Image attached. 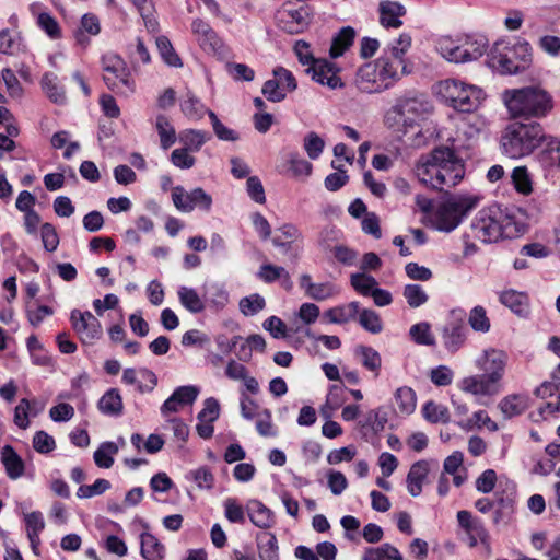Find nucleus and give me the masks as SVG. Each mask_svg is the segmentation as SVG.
<instances>
[{
    "label": "nucleus",
    "instance_id": "nucleus-63",
    "mask_svg": "<svg viewBox=\"0 0 560 560\" xmlns=\"http://www.w3.org/2000/svg\"><path fill=\"white\" fill-rule=\"evenodd\" d=\"M272 74L277 81H279V86L282 89V91L293 92L298 88L296 80L293 75V73L283 68V67H276L272 70Z\"/></svg>",
    "mask_w": 560,
    "mask_h": 560
},
{
    "label": "nucleus",
    "instance_id": "nucleus-50",
    "mask_svg": "<svg viewBox=\"0 0 560 560\" xmlns=\"http://www.w3.org/2000/svg\"><path fill=\"white\" fill-rule=\"evenodd\" d=\"M511 182L517 192L523 195L532 192V179L525 166H518L513 170Z\"/></svg>",
    "mask_w": 560,
    "mask_h": 560
},
{
    "label": "nucleus",
    "instance_id": "nucleus-13",
    "mask_svg": "<svg viewBox=\"0 0 560 560\" xmlns=\"http://www.w3.org/2000/svg\"><path fill=\"white\" fill-rule=\"evenodd\" d=\"M73 330L84 345H92L102 337L100 320L90 311L73 310L70 314Z\"/></svg>",
    "mask_w": 560,
    "mask_h": 560
},
{
    "label": "nucleus",
    "instance_id": "nucleus-26",
    "mask_svg": "<svg viewBox=\"0 0 560 560\" xmlns=\"http://www.w3.org/2000/svg\"><path fill=\"white\" fill-rule=\"evenodd\" d=\"M101 413L108 417H120L124 412L122 397L117 388H109L97 402Z\"/></svg>",
    "mask_w": 560,
    "mask_h": 560
},
{
    "label": "nucleus",
    "instance_id": "nucleus-35",
    "mask_svg": "<svg viewBox=\"0 0 560 560\" xmlns=\"http://www.w3.org/2000/svg\"><path fill=\"white\" fill-rule=\"evenodd\" d=\"M211 136L199 129H185L179 133V141L188 151L198 152Z\"/></svg>",
    "mask_w": 560,
    "mask_h": 560
},
{
    "label": "nucleus",
    "instance_id": "nucleus-1",
    "mask_svg": "<svg viewBox=\"0 0 560 560\" xmlns=\"http://www.w3.org/2000/svg\"><path fill=\"white\" fill-rule=\"evenodd\" d=\"M419 180L431 188L444 190L456 186L465 175V163L448 147L440 145L421 158L416 166Z\"/></svg>",
    "mask_w": 560,
    "mask_h": 560
},
{
    "label": "nucleus",
    "instance_id": "nucleus-9",
    "mask_svg": "<svg viewBox=\"0 0 560 560\" xmlns=\"http://www.w3.org/2000/svg\"><path fill=\"white\" fill-rule=\"evenodd\" d=\"M103 81L118 96L128 97L136 91V81L126 61L118 55L105 54L102 59Z\"/></svg>",
    "mask_w": 560,
    "mask_h": 560
},
{
    "label": "nucleus",
    "instance_id": "nucleus-15",
    "mask_svg": "<svg viewBox=\"0 0 560 560\" xmlns=\"http://www.w3.org/2000/svg\"><path fill=\"white\" fill-rule=\"evenodd\" d=\"M191 33L199 47L207 54H217L221 50L223 43L211 25L202 19H194Z\"/></svg>",
    "mask_w": 560,
    "mask_h": 560
},
{
    "label": "nucleus",
    "instance_id": "nucleus-46",
    "mask_svg": "<svg viewBox=\"0 0 560 560\" xmlns=\"http://www.w3.org/2000/svg\"><path fill=\"white\" fill-rule=\"evenodd\" d=\"M224 516L231 523L244 524L246 521V509L235 498H226L223 502Z\"/></svg>",
    "mask_w": 560,
    "mask_h": 560
},
{
    "label": "nucleus",
    "instance_id": "nucleus-16",
    "mask_svg": "<svg viewBox=\"0 0 560 560\" xmlns=\"http://www.w3.org/2000/svg\"><path fill=\"white\" fill-rule=\"evenodd\" d=\"M378 68V80L381 81V88L384 90L393 86L399 79L400 75L406 73V65L402 61L393 60L387 56H383L375 61Z\"/></svg>",
    "mask_w": 560,
    "mask_h": 560
},
{
    "label": "nucleus",
    "instance_id": "nucleus-43",
    "mask_svg": "<svg viewBox=\"0 0 560 560\" xmlns=\"http://www.w3.org/2000/svg\"><path fill=\"white\" fill-rule=\"evenodd\" d=\"M395 401L401 413L410 415L416 409V393L410 387H399L395 393Z\"/></svg>",
    "mask_w": 560,
    "mask_h": 560
},
{
    "label": "nucleus",
    "instance_id": "nucleus-27",
    "mask_svg": "<svg viewBox=\"0 0 560 560\" xmlns=\"http://www.w3.org/2000/svg\"><path fill=\"white\" fill-rule=\"evenodd\" d=\"M429 474V464L427 460H418L411 467L407 475V489L412 497H418L422 492V483Z\"/></svg>",
    "mask_w": 560,
    "mask_h": 560
},
{
    "label": "nucleus",
    "instance_id": "nucleus-64",
    "mask_svg": "<svg viewBox=\"0 0 560 560\" xmlns=\"http://www.w3.org/2000/svg\"><path fill=\"white\" fill-rule=\"evenodd\" d=\"M220 416V404L214 397H209L203 402V408L198 413V421L214 422Z\"/></svg>",
    "mask_w": 560,
    "mask_h": 560
},
{
    "label": "nucleus",
    "instance_id": "nucleus-45",
    "mask_svg": "<svg viewBox=\"0 0 560 560\" xmlns=\"http://www.w3.org/2000/svg\"><path fill=\"white\" fill-rule=\"evenodd\" d=\"M117 452L118 447L114 442H104L94 452V462L101 468H109L114 464L113 455Z\"/></svg>",
    "mask_w": 560,
    "mask_h": 560
},
{
    "label": "nucleus",
    "instance_id": "nucleus-7",
    "mask_svg": "<svg viewBox=\"0 0 560 560\" xmlns=\"http://www.w3.org/2000/svg\"><path fill=\"white\" fill-rule=\"evenodd\" d=\"M481 197L472 194L450 195L438 207L433 223L436 230L452 232L476 209Z\"/></svg>",
    "mask_w": 560,
    "mask_h": 560
},
{
    "label": "nucleus",
    "instance_id": "nucleus-3",
    "mask_svg": "<svg viewBox=\"0 0 560 560\" xmlns=\"http://www.w3.org/2000/svg\"><path fill=\"white\" fill-rule=\"evenodd\" d=\"M502 100L512 118L542 119L555 109V98L540 84L508 89Z\"/></svg>",
    "mask_w": 560,
    "mask_h": 560
},
{
    "label": "nucleus",
    "instance_id": "nucleus-19",
    "mask_svg": "<svg viewBox=\"0 0 560 560\" xmlns=\"http://www.w3.org/2000/svg\"><path fill=\"white\" fill-rule=\"evenodd\" d=\"M360 311V303L352 301L348 304L337 305L324 312L323 318L328 324L343 325L355 319Z\"/></svg>",
    "mask_w": 560,
    "mask_h": 560
},
{
    "label": "nucleus",
    "instance_id": "nucleus-39",
    "mask_svg": "<svg viewBox=\"0 0 560 560\" xmlns=\"http://www.w3.org/2000/svg\"><path fill=\"white\" fill-rule=\"evenodd\" d=\"M229 292L222 284H212L205 294L206 306L214 311L223 310L229 303Z\"/></svg>",
    "mask_w": 560,
    "mask_h": 560
},
{
    "label": "nucleus",
    "instance_id": "nucleus-38",
    "mask_svg": "<svg viewBox=\"0 0 560 560\" xmlns=\"http://www.w3.org/2000/svg\"><path fill=\"white\" fill-rule=\"evenodd\" d=\"M40 85L51 102L61 104L66 101L65 91L58 85L57 75L55 73L46 72L40 80Z\"/></svg>",
    "mask_w": 560,
    "mask_h": 560
},
{
    "label": "nucleus",
    "instance_id": "nucleus-55",
    "mask_svg": "<svg viewBox=\"0 0 560 560\" xmlns=\"http://www.w3.org/2000/svg\"><path fill=\"white\" fill-rule=\"evenodd\" d=\"M207 114L210 118L213 131L220 140L232 142L238 140V133L235 130L224 126L214 112L208 109Z\"/></svg>",
    "mask_w": 560,
    "mask_h": 560
},
{
    "label": "nucleus",
    "instance_id": "nucleus-58",
    "mask_svg": "<svg viewBox=\"0 0 560 560\" xmlns=\"http://www.w3.org/2000/svg\"><path fill=\"white\" fill-rule=\"evenodd\" d=\"M187 477L192 479L200 489H212L214 486V476L207 466L190 470Z\"/></svg>",
    "mask_w": 560,
    "mask_h": 560
},
{
    "label": "nucleus",
    "instance_id": "nucleus-54",
    "mask_svg": "<svg viewBox=\"0 0 560 560\" xmlns=\"http://www.w3.org/2000/svg\"><path fill=\"white\" fill-rule=\"evenodd\" d=\"M388 421L387 412L383 408H376L368 412L362 428H370L375 434L385 429Z\"/></svg>",
    "mask_w": 560,
    "mask_h": 560
},
{
    "label": "nucleus",
    "instance_id": "nucleus-24",
    "mask_svg": "<svg viewBox=\"0 0 560 560\" xmlns=\"http://www.w3.org/2000/svg\"><path fill=\"white\" fill-rule=\"evenodd\" d=\"M405 14L406 9L399 2L384 1L380 4V22L386 28L400 27L402 25L400 18Z\"/></svg>",
    "mask_w": 560,
    "mask_h": 560
},
{
    "label": "nucleus",
    "instance_id": "nucleus-10",
    "mask_svg": "<svg viewBox=\"0 0 560 560\" xmlns=\"http://www.w3.org/2000/svg\"><path fill=\"white\" fill-rule=\"evenodd\" d=\"M488 47L483 35H466L455 43L451 38H442L438 49L441 55L452 62H468L480 58Z\"/></svg>",
    "mask_w": 560,
    "mask_h": 560
},
{
    "label": "nucleus",
    "instance_id": "nucleus-33",
    "mask_svg": "<svg viewBox=\"0 0 560 560\" xmlns=\"http://www.w3.org/2000/svg\"><path fill=\"white\" fill-rule=\"evenodd\" d=\"M355 37V32L351 26L342 27L334 37L329 49L331 58H338L345 54L346 50L352 46Z\"/></svg>",
    "mask_w": 560,
    "mask_h": 560
},
{
    "label": "nucleus",
    "instance_id": "nucleus-22",
    "mask_svg": "<svg viewBox=\"0 0 560 560\" xmlns=\"http://www.w3.org/2000/svg\"><path fill=\"white\" fill-rule=\"evenodd\" d=\"M498 407L505 419H512L525 412L529 407V397L526 394H511L503 397Z\"/></svg>",
    "mask_w": 560,
    "mask_h": 560
},
{
    "label": "nucleus",
    "instance_id": "nucleus-21",
    "mask_svg": "<svg viewBox=\"0 0 560 560\" xmlns=\"http://www.w3.org/2000/svg\"><path fill=\"white\" fill-rule=\"evenodd\" d=\"M307 12L301 8L298 10H284L280 13L279 25L289 34H299L307 25Z\"/></svg>",
    "mask_w": 560,
    "mask_h": 560
},
{
    "label": "nucleus",
    "instance_id": "nucleus-61",
    "mask_svg": "<svg viewBox=\"0 0 560 560\" xmlns=\"http://www.w3.org/2000/svg\"><path fill=\"white\" fill-rule=\"evenodd\" d=\"M288 271L280 266L264 264L260 266L257 277L266 283H273L282 277H287Z\"/></svg>",
    "mask_w": 560,
    "mask_h": 560
},
{
    "label": "nucleus",
    "instance_id": "nucleus-31",
    "mask_svg": "<svg viewBox=\"0 0 560 560\" xmlns=\"http://www.w3.org/2000/svg\"><path fill=\"white\" fill-rule=\"evenodd\" d=\"M354 355L366 370L373 372L375 376H378L382 366V358L374 348L359 345L354 348Z\"/></svg>",
    "mask_w": 560,
    "mask_h": 560
},
{
    "label": "nucleus",
    "instance_id": "nucleus-2",
    "mask_svg": "<svg viewBox=\"0 0 560 560\" xmlns=\"http://www.w3.org/2000/svg\"><path fill=\"white\" fill-rule=\"evenodd\" d=\"M476 366L482 374L464 377L458 387L475 396H495L502 390V381L508 364V354L499 349L489 348L476 359Z\"/></svg>",
    "mask_w": 560,
    "mask_h": 560
},
{
    "label": "nucleus",
    "instance_id": "nucleus-56",
    "mask_svg": "<svg viewBox=\"0 0 560 560\" xmlns=\"http://www.w3.org/2000/svg\"><path fill=\"white\" fill-rule=\"evenodd\" d=\"M37 25L50 38L58 39L61 37V30L57 20L48 12H42L37 16Z\"/></svg>",
    "mask_w": 560,
    "mask_h": 560
},
{
    "label": "nucleus",
    "instance_id": "nucleus-5",
    "mask_svg": "<svg viewBox=\"0 0 560 560\" xmlns=\"http://www.w3.org/2000/svg\"><path fill=\"white\" fill-rule=\"evenodd\" d=\"M546 140V132L537 121H512L502 131L500 144L503 154L511 159L530 155Z\"/></svg>",
    "mask_w": 560,
    "mask_h": 560
},
{
    "label": "nucleus",
    "instance_id": "nucleus-29",
    "mask_svg": "<svg viewBox=\"0 0 560 560\" xmlns=\"http://www.w3.org/2000/svg\"><path fill=\"white\" fill-rule=\"evenodd\" d=\"M256 541L260 560H279V546L275 534L270 532L258 533Z\"/></svg>",
    "mask_w": 560,
    "mask_h": 560
},
{
    "label": "nucleus",
    "instance_id": "nucleus-20",
    "mask_svg": "<svg viewBox=\"0 0 560 560\" xmlns=\"http://www.w3.org/2000/svg\"><path fill=\"white\" fill-rule=\"evenodd\" d=\"M456 517L458 525L467 535L478 536L481 544H488L489 533L480 518L474 517L471 512L466 510L458 511Z\"/></svg>",
    "mask_w": 560,
    "mask_h": 560
},
{
    "label": "nucleus",
    "instance_id": "nucleus-40",
    "mask_svg": "<svg viewBox=\"0 0 560 560\" xmlns=\"http://www.w3.org/2000/svg\"><path fill=\"white\" fill-rule=\"evenodd\" d=\"M544 143L545 148L541 151L542 162L548 166L560 168V139L546 133Z\"/></svg>",
    "mask_w": 560,
    "mask_h": 560
},
{
    "label": "nucleus",
    "instance_id": "nucleus-62",
    "mask_svg": "<svg viewBox=\"0 0 560 560\" xmlns=\"http://www.w3.org/2000/svg\"><path fill=\"white\" fill-rule=\"evenodd\" d=\"M304 150L307 155L312 160H316L322 154L325 142L324 140L314 131L308 132L304 138Z\"/></svg>",
    "mask_w": 560,
    "mask_h": 560
},
{
    "label": "nucleus",
    "instance_id": "nucleus-25",
    "mask_svg": "<svg viewBox=\"0 0 560 560\" xmlns=\"http://www.w3.org/2000/svg\"><path fill=\"white\" fill-rule=\"evenodd\" d=\"M1 463L10 479H18L23 476L25 465L21 456L15 452L13 446L7 444L1 448Z\"/></svg>",
    "mask_w": 560,
    "mask_h": 560
},
{
    "label": "nucleus",
    "instance_id": "nucleus-11",
    "mask_svg": "<svg viewBox=\"0 0 560 560\" xmlns=\"http://www.w3.org/2000/svg\"><path fill=\"white\" fill-rule=\"evenodd\" d=\"M467 334L466 312L462 308L452 310L441 329L444 348L451 353L457 352L465 345Z\"/></svg>",
    "mask_w": 560,
    "mask_h": 560
},
{
    "label": "nucleus",
    "instance_id": "nucleus-18",
    "mask_svg": "<svg viewBox=\"0 0 560 560\" xmlns=\"http://www.w3.org/2000/svg\"><path fill=\"white\" fill-rule=\"evenodd\" d=\"M246 513L250 522L261 529H269L276 524L273 512L259 500H250Z\"/></svg>",
    "mask_w": 560,
    "mask_h": 560
},
{
    "label": "nucleus",
    "instance_id": "nucleus-47",
    "mask_svg": "<svg viewBox=\"0 0 560 560\" xmlns=\"http://www.w3.org/2000/svg\"><path fill=\"white\" fill-rule=\"evenodd\" d=\"M238 306L241 313L244 316L249 317L262 311L266 307V301L260 294L254 293L242 298L240 300Z\"/></svg>",
    "mask_w": 560,
    "mask_h": 560
},
{
    "label": "nucleus",
    "instance_id": "nucleus-6",
    "mask_svg": "<svg viewBox=\"0 0 560 560\" xmlns=\"http://www.w3.org/2000/svg\"><path fill=\"white\" fill-rule=\"evenodd\" d=\"M488 63L501 74H516L526 70L532 63V48L526 40L510 44L505 40L494 43Z\"/></svg>",
    "mask_w": 560,
    "mask_h": 560
},
{
    "label": "nucleus",
    "instance_id": "nucleus-34",
    "mask_svg": "<svg viewBox=\"0 0 560 560\" xmlns=\"http://www.w3.org/2000/svg\"><path fill=\"white\" fill-rule=\"evenodd\" d=\"M141 556L147 560H161L164 557L165 548L159 539L150 534L142 533L140 536Z\"/></svg>",
    "mask_w": 560,
    "mask_h": 560
},
{
    "label": "nucleus",
    "instance_id": "nucleus-14",
    "mask_svg": "<svg viewBox=\"0 0 560 560\" xmlns=\"http://www.w3.org/2000/svg\"><path fill=\"white\" fill-rule=\"evenodd\" d=\"M306 73L318 84L325 85L330 90L341 89L345 83L339 75L341 69L325 58H318L311 67L306 68Z\"/></svg>",
    "mask_w": 560,
    "mask_h": 560
},
{
    "label": "nucleus",
    "instance_id": "nucleus-28",
    "mask_svg": "<svg viewBox=\"0 0 560 560\" xmlns=\"http://www.w3.org/2000/svg\"><path fill=\"white\" fill-rule=\"evenodd\" d=\"M101 32L100 20L95 14L86 13L81 18L80 27L74 32L79 45L86 47L90 44L88 35L95 36Z\"/></svg>",
    "mask_w": 560,
    "mask_h": 560
},
{
    "label": "nucleus",
    "instance_id": "nucleus-23",
    "mask_svg": "<svg viewBox=\"0 0 560 560\" xmlns=\"http://www.w3.org/2000/svg\"><path fill=\"white\" fill-rule=\"evenodd\" d=\"M139 373L141 376L149 382V384H142L137 380V371L133 368H127L122 372L121 382L126 385H136L137 390L141 394L152 392L158 385V376L155 373L147 368L140 369Z\"/></svg>",
    "mask_w": 560,
    "mask_h": 560
},
{
    "label": "nucleus",
    "instance_id": "nucleus-53",
    "mask_svg": "<svg viewBox=\"0 0 560 560\" xmlns=\"http://www.w3.org/2000/svg\"><path fill=\"white\" fill-rule=\"evenodd\" d=\"M408 305L412 308L419 307L428 302V294L419 284H406L402 292Z\"/></svg>",
    "mask_w": 560,
    "mask_h": 560
},
{
    "label": "nucleus",
    "instance_id": "nucleus-32",
    "mask_svg": "<svg viewBox=\"0 0 560 560\" xmlns=\"http://www.w3.org/2000/svg\"><path fill=\"white\" fill-rule=\"evenodd\" d=\"M180 304L190 313L199 314L206 310V302L194 288L179 287L177 291Z\"/></svg>",
    "mask_w": 560,
    "mask_h": 560
},
{
    "label": "nucleus",
    "instance_id": "nucleus-37",
    "mask_svg": "<svg viewBox=\"0 0 560 560\" xmlns=\"http://www.w3.org/2000/svg\"><path fill=\"white\" fill-rule=\"evenodd\" d=\"M155 129L159 133L161 148L163 150L170 149L176 142L175 128L165 115L161 114L156 116Z\"/></svg>",
    "mask_w": 560,
    "mask_h": 560
},
{
    "label": "nucleus",
    "instance_id": "nucleus-57",
    "mask_svg": "<svg viewBox=\"0 0 560 560\" xmlns=\"http://www.w3.org/2000/svg\"><path fill=\"white\" fill-rule=\"evenodd\" d=\"M468 323L476 331L488 332L490 329V320L487 316L485 307L477 305L469 314Z\"/></svg>",
    "mask_w": 560,
    "mask_h": 560
},
{
    "label": "nucleus",
    "instance_id": "nucleus-48",
    "mask_svg": "<svg viewBox=\"0 0 560 560\" xmlns=\"http://www.w3.org/2000/svg\"><path fill=\"white\" fill-rule=\"evenodd\" d=\"M350 283L352 288L363 296H369L377 285L376 279L365 272L352 273Z\"/></svg>",
    "mask_w": 560,
    "mask_h": 560
},
{
    "label": "nucleus",
    "instance_id": "nucleus-51",
    "mask_svg": "<svg viewBox=\"0 0 560 560\" xmlns=\"http://www.w3.org/2000/svg\"><path fill=\"white\" fill-rule=\"evenodd\" d=\"M359 324L371 334H380L383 330L380 315L372 310L359 311Z\"/></svg>",
    "mask_w": 560,
    "mask_h": 560
},
{
    "label": "nucleus",
    "instance_id": "nucleus-49",
    "mask_svg": "<svg viewBox=\"0 0 560 560\" xmlns=\"http://www.w3.org/2000/svg\"><path fill=\"white\" fill-rule=\"evenodd\" d=\"M515 497L516 486L513 482H508L504 489H498L494 492L492 502H495L494 508L514 510Z\"/></svg>",
    "mask_w": 560,
    "mask_h": 560
},
{
    "label": "nucleus",
    "instance_id": "nucleus-59",
    "mask_svg": "<svg viewBox=\"0 0 560 560\" xmlns=\"http://www.w3.org/2000/svg\"><path fill=\"white\" fill-rule=\"evenodd\" d=\"M110 488V482L107 479H96L93 485H82L77 491V497L80 499L92 498L100 495Z\"/></svg>",
    "mask_w": 560,
    "mask_h": 560
},
{
    "label": "nucleus",
    "instance_id": "nucleus-52",
    "mask_svg": "<svg viewBox=\"0 0 560 560\" xmlns=\"http://www.w3.org/2000/svg\"><path fill=\"white\" fill-rule=\"evenodd\" d=\"M156 46L163 60L171 67H182V60L174 50L170 39L165 36L156 38Z\"/></svg>",
    "mask_w": 560,
    "mask_h": 560
},
{
    "label": "nucleus",
    "instance_id": "nucleus-4",
    "mask_svg": "<svg viewBox=\"0 0 560 560\" xmlns=\"http://www.w3.org/2000/svg\"><path fill=\"white\" fill-rule=\"evenodd\" d=\"M474 238L483 243H494L503 238H514L522 232L515 217L498 203L478 211L470 224Z\"/></svg>",
    "mask_w": 560,
    "mask_h": 560
},
{
    "label": "nucleus",
    "instance_id": "nucleus-12",
    "mask_svg": "<svg viewBox=\"0 0 560 560\" xmlns=\"http://www.w3.org/2000/svg\"><path fill=\"white\" fill-rule=\"evenodd\" d=\"M172 200L182 212H191L196 208L209 212L212 207V197L200 187L186 191L183 186H175L172 189Z\"/></svg>",
    "mask_w": 560,
    "mask_h": 560
},
{
    "label": "nucleus",
    "instance_id": "nucleus-42",
    "mask_svg": "<svg viewBox=\"0 0 560 560\" xmlns=\"http://www.w3.org/2000/svg\"><path fill=\"white\" fill-rule=\"evenodd\" d=\"M411 46V36L407 33H402L393 43L388 45L385 56L393 60L402 61L405 65V55Z\"/></svg>",
    "mask_w": 560,
    "mask_h": 560
},
{
    "label": "nucleus",
    "instance_id": "nucleus-30",
    "mask_svg": "<svg viewBox=\"0 0 560 560\" xmlns=\"http://www.w3.org/2000/svg\"><path fill=\"white\" fill-rule=\"evenodd\" d=\"M500 302L518 316H524L528 313V296L523 292L515 290L504 291L500 295Z\"/></svg>",
    "mask_w": 560,
    "mask_h": 560
},
{
    "label": "nucleus",
    "instance_id": "nucleus-17",
    "mask_svg": "<svg viewBox=\"0 0 560 560\" xmlns=\"http://www.w3.org/2000/svg\"><path fill=\"white\" fill-rule=\"evenodd\" d=\"M357 88L363 93H380L383 91L378 80V68L375 62H369L362 66L357 73Z\"/></svg>",
    "mask_w": 560,
    "mask_h": 560
},
{
    "label": "nucleus",
    "instance_id": "nucleus-36",
    "mask_svg": "<svg viewBox=\"0 0 560 560\" xmlns=\"http://www.w3.org/2000/svg\"><path fill=\"white\" fill-rule=\"evenodd\" d=\"M179 105L182 113L191 120L201 119L205 112H207L201 101L189 90L186 92Z\"/></svg>",
    "mask_w": 560,
    "mask_h": 560
},
{
    "label": "nucleus",
    "instance_id": "nucleus-44",
    "mask_svg": "<svg viewBox=\"0 0 560 560\" xmlns=\"http://www.w3.org/2000/svg\"><path fill=\"white\" fill-rule=\"evenodd\" d=\"M409 335L417 345L434 346L435 338L428 322H420L410 327Z\"/></svg>",
    "mask_w": 560,
    "mask_h": 560
},
{
    "label": "nucleus",
    "instance_id": "nucleus-8",
    "mask_svg": "<svg viewBox=\"0 0 560 560\" xmlns=\"http://www.w3.org/2000/svg\"><path fill=\"white\" fill-rule=\"evenodd\" d=\"M438 94L447 106L460 113L476 110L486 97L479 86L457 79L441 81L438 85Z\"/></svg>",
    "mask_w": 560,
    "mask_h": 560
},
{
    "label": "nucleus",
    "instance_id": "nucleus-41",
    "mask_svg": "<svg viewBox=\"0 0 560 560\" xmlns=\"http://www.w3.org/2000/svg\"><path fill=\"white\" fill-rule=\"evenodd\" d=\"M422 413L425 420L431 423H447L450 421V411L447 407L432 400L424 404L422 407Z\"/></svg>",
    "mask_w": 560,
    "mask_h": 560
},
{
    "label": "nucleus",
    "instance_id": "nucleus-60",
    "mask_svg": "<svg viewBox=\"0 0 560 560\" xmlns=\"http://www.w3.org/2000/svg\"><path fill=\"white\" fill-rule=\"evenodd\" d=\"M339 294V289L331 282L315 283L308 298L315 301H325Z\"/></svg>",
    "mask_w": 560,
    "mask_h": 560
}]
</instances>
